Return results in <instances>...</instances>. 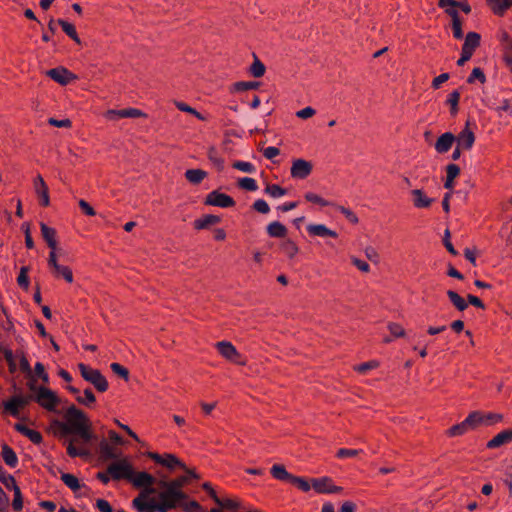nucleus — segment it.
I'll return each mask as SVG.
<instances>
[{
    "instance_id": "nucleus-1",
    "label": "nucleus",
    "mask_w": 512,
    "mask_h": 512,
    "mask_svg": "<svg viewBox=\"0 0 512 512\" xmlns=\"http://www.w3.org/2000/svg\"><path fill=\"white\" fill-rule=\"evenodd\" d=\"M189 476L183 475L172 480L161 479L157 482L160 491L158 492L159 503H151L150 509L158 512H169L173 510L175 503L185 499L183 487L188 484Z\"/></svg>"
},
{
    "instance_id": "nucleus-2",
    "label": "nucleus",
    "mask_w": 512,
    "mask_h": 512,
    "mask_svg": "<svg viewBox=\"0 0 512 512\" xmlns=\"http://www.w3.org/2000/svg\"><path fill=\"white\" fill-rule=\"evenodd\" d=\"M132 485L136 488H143L137 497L132 500V507L137 512H158L151 508V503H159L158 496L156 498H150V495L155 494L156 490L153 488V484L156 483L154 476L147 472H135L133 470L132 476L129 480Z\"/></svg>"
},
{
    "instance_id": "nucleus-3",
    "label": "nucleus",
    "mask_w": 512,
    "mask_h": 512,
    "mask_svg": "<svg viewBox=\"0 0 512 512\" xmlns=\"http://www.w3.org/2000/svg\"><path fill=\"white\" fill-rule=\"evenodd\" d=\"M64 419L65 422L54 420L51 423V429L54 434L60 437L69 433H74L76 430L90 422L86 414L74 405H71L66 409Z\"/></svg>"
},
{
    "instance_id": "nucleus-4",
    "label": "nucleus",
    "mask_w": 512,
    "mask_h": 512,
    "mask_svg": "<svg viewBox=\"0 0 512 512\" xmlns=\"http://www.w3.org/2000/svg\"><path fill=\"white\" fill-rule=\"evenodd\" d=\"M29 388L32 391L33 401L48 411H56L60 398L53 390L44 386H36L34 383L29 384Z\"/></svg>"
},
{
    "instance_id": "nucleus-5",
    "label": "nucleus",
    "mask_w": 512,
    "mask_h": 512,
    "mask_svg": "<svg viewBox=\"0 0 512 512\" xmlns=\"http://www.w3.org/2000/svg\"><path fill=\"white\" fill-rule=\"evenodd\" d=\"M78 369L83 379L91 383L99 392L107 391L109 386L108 382L98 369H94L83 363L78 364Z\"/></svg>"
},
{
    "instance_id": "nucleus-6",
    "label": "nucleus",
    "mask_w": 512,
    "mask_h": 512,
    "mask_svg": "<svg viewBox=\"0 0 512 512\" xmlns=\"http://www.w3.org/2000/svg\"><path fill=\"white\" fill-rule=\"evenodd\" d=\"M133 470V466L127 458L113 462L107 468L108 474L115 480L126 479L129 481Z\"/></svg>"
},
{
    "instance_id": "nucleus-7",
    "label": "nucleus",
    "mask_w": 512,
    "mask_h": 512,
    "mask_svg": "<svg viewBox=\"0 0 512 512\" xmlns=\"http://www.w3.org/2000/svg\"><path fill=\"white\" fill-rule=\"evenodd\" d=\"M219 354L226 360L238 365H246V360L243 359L236 347L229 341H220L215 344Z\"/></svg>"
},
{
    "instance_id": "nucleus-8",
    "label": "nucleus",
    "mask_w": 512,
    "mask_h": 512,
    "mask_svg": "<svg viewBox=\"0 0 512 512\" xmlns=\"http://www.w3.org/2000/svg\"><path fill=\"white\" fill-rule=\"evenodd\" d=\"M48 266L49 268L52 269V273L56 278L63 277L66 282H73L72 270L68 266L61 265L58 263L56 252L49 253Z\"/></svg>"
},
{
    "instance_id": "nucleus-9",
    "label": "nucleus",
    "mask_w": 512,
    "mask_h": 512,
    "mask_svg": "<svg viewBox=\"0 0 512 512\" xmlns=\"http://www.w3.org/2000/svg\"><path fill=\"white\" fill-rule=\"evenodd\" d=\"M205 204L221 208H229L235 205V201L231 196L214 190L206 196Z\"/></svg>"
},
{
    "instance_id": "nucleus-10",
    "label": "nucleus",
    "mask_w": 512,
    "mask_h": 512,
    "mask_svg": "<svg viewBox=\"0 0 512 512\" xmlns=\"http://www.w3.org/2000/svg\"><path fill=\"white\" fill-rule=\"evenodd\" d=\"M148 457L154 460L156 463L167 467L168 469H175L176 467H179L181 469H186V465L180 461L179 458H177L173 454H164L160 455L158 453L149 452Z\"/></svg>"
},
{
    "instance_id": "nucleus-11",
    "label": "nucleus",
    "mask_w": 512,
    "mask_h": 512,
    "mask_svg": "<svg viewBox=\"0 0 512 512\" xmlns=\"http://www.w3.org/2000/svg\"><path fill=\"white\" fill-rule=\"evenodd\" d=\"M80 438L72 437L65 441L67 454L74 457H87L90 455L89 449L85 446Z\"/></svg>"
},
{
    "instance_id": "nucleus-12",
    "label": "nucleus",
    "mask_w": 512,
    "mask_h": 512,
    "mask_svg": "<svg viewBox=\"0 0 512 512\" xmlns=\"http://www.w3.org/2000/svg\"><path fill=\"white\" fill-rule=\"evenodd\" d=\"M290 172L293 178L305 179L312 172V164L304 159H296L292 162Z\"/></svg>"
},
{
    "instance_id": "nucleus-13",
    "label": "nucleus",
    "mask_w": 512,
    "mask_h": 512,
    "mask_svg": "<svg viewBox=\"0 0 512 512\" xmlns=\"http://www.w3.org/2000/svg\"><path fill=\"white\" fill-rule=\"evenodd\" d=\"M455 142L459 146V149L470 150L475 142V134L470 129V125L467 122L462 131L455 137Z\"/></svg>"
},
{
    "instance_id": "nucleus-14",
    "label": "nucleus",
    "mask_w": 512,
    "mask_h": 512,
    "mask_svg": "<svg viewBox=\"0 0 512 512\" xmlns=\"http://www.w3.org/2000/svg\"><path fill=\"white\" fill-rule=\"evenodd\" d=\"M46 75L61 85H66L75 79V75L64 67L50 69Z\"/></svg>"
},
{
    "instance_id": "nucleus-15",
    "label": "nucleus",
    "mask_w": 512,
    "mask_h": 512,
    "mask_svg": "<svg viewBox=\"0 0 512 512\" xmlns=\"http://www.w3.org/2000/svg\"><path fill=\"white\" fill-rule=\"evenodd\" d=\"M34 189L40 198V204L47 207L50 204L48 187L41 175H37L34 179Z\"/></svg>"
},
{
    "instance_id": "nucleus-16",
    "label": "nucleus",
    "mask_w": 512,
    "mask_h": 512,
    "mask_svg": "<svg viewBox=\"0 0 512 512\" xmlns=\"http://www.w3.org/2000/svg\"><path fill=\"white\" fill-rule=\"evenodd\" d=\"M32 400L31 396H15L5 403V409L13 416H17L19 410Z\"/></svg>"
},
{
    "instance_id": "nucleus-17",
    "label": "nucleus",
    "mask_w": 512,
    "mask_h": 512,
    "mask_svg": "<svg viewBox=\"0 0 512 512\" xmlns=\"http://www.w3.org/2000/svg\"><path fill=\"white\" fill-rule=\"evenodd\" d=\"M412 203L415 208H429L433 203V199L428 197L422 189H414L411 191Z\"/></svg>"
},
{
    "instance_id": "nucleus-18",
    "label": "nucleus",
    "mask_w": 512,
    "mask_h": 512,
    "mask_svg": "<svg viewBox=\"0 0 512 512\" xmlns=\"http://www.w3.org/2000/svg\"><path fill=\"white\" fill-rule=\"evenodd\" d=\"M312 487L318 493H333L341 490L340 487L332 486L331 480L327 477L312 479Z\"/></svg>"
},
{
    "instance_id": "nucleus-19",
    "label": "nucleus",
    "mask_w": 512,
    "mask_h": 512,
    "mask_svg": "<svg viewBox=\"0 0 512 512\" xmlns=\"http://www.w3.org/2000/svg\"><path fill=\"white\" fill-rule=\"evenodd\" d=\"M40 229L43 239L46 241L47 245L51 248L50 252H56L57 250V232L54 228L49 227L45 223H40Z\"/></svg>"
},
{
    "instance_id": "nucleus-20",
    "label": "nucleus",
    "mask_w": 512,
    "mask_h": 512,
    "mask_svg": "<svg viewBox=\"0 0 512 512\" xmlns=\"http://www.w3.org/2000/svg\"><path fill=\"white\" fill-rule=\"evenodd\" d=\"M481 37L476 32H469L464 40V44L462 46V52L472 56L474 51L479 47L480 45Z\"/></svg>"
},
{
    "instance_id": "nucleus-21",
    "label": "nucleus",
    "mask_w": 512,
    "mask_h": 512,
    "mask_svg": "<svg viewBox=\"0 0 512 512\" xmlns=\"http://www.w3.org/2000/svg\"><path fill=\"white\" fill-rule=\"evenodd\" d=\"M307 232L311 236H318V237L336 238L338 236L336 231L329 229L324 224H309L307 226Z\"/></svg>"
},
{
    "instance_id": "nucleus-22",
    "label": "nucleus",
    "mask_w": 512,
    "mask_h": 512,
    "mask_svg": "<svg viewBox=\"0 0 512 512\" xmlns=\"http://www.w3.org/2000/svg\"><path fill=\"white\" fill-rule=\"evenodd\" d=\"M512 441V429L503 430L497 435H495L490 441L487 443V448L495 449L504 444H508Z\"/></svg>"
},
{
    "instance_id": "nucleus-23",
    "label": "nucleus",
    "mask_w": 512,
    "mask_h": 512,
    "mask_svg": "<svg viewBox=\"0 0 512 512\" xmlns=\"http://www.w3.org/2000/svg\"><path fill=\"white\" fill-rule=\"evenodd\" d=\"M454 142L455 136L450 132H446L437 139L435 143V150L441 154L446 153L451 149Z\"/></svg>"
},
{
    "instance_id": "nucleus-24",
    "label": "nucleus",
    "mask_w": 512,
    "mask_h": 512,
    "mask_svg": "<svg viewBox=\"0 0 512 512\" xmlns=\"http://www.w3.org/2000/svg\"><path fill=\"white\" fill-rule=\"evenodd\" d=\"M177 508L182 509L184 512H202L200 504L195 500H191L187 494H185L184 500L175 503L173 509Z\"/></svg>"
},
{
    "instance_id": "nucleus-25",
    "label": "nucleus",
    "mask_w": 512,
    "mask_h": 512,
    "mask_svg": "<svg viewBox=\"0 0 512 512\" xmlns=\"http://www.w3.org/2000/svg\"><path fill=\"white\" fill-rule=\"evenodd\" d=\"M14 427L34 444H40L42 442V435L38 431L30 429L22 423H17Z\"/></svg>"
},
{
    "instance_id": "nucleus-26",
    "label": "nucleus",
    "mask_w": 512,
    "mask_h": 512,
    "mask_svg": "<svg viewBox=\"0 0 512 512\" xmlns=\"http://www.w3.org/2000/svg\"><path fill=\"white\" fill-rule=\"evenodd\" d=\"M492 11L499 16L504 15L506 10L512 6V0H487Z\"/></svg>"
},
{
    "instance_id": "nucleus-27",
    "label": "nucleus",
    "mask_w": 512,
    "mask_h": 512,
    "mask_svg": "<svg viewBox=\"0 0 512 512\" xmlns=\"http://www.w3.org/2000/svg\"><path fill=\"white\" fill-rule=\"evenodd\" d=\"M220 222V217L212 214L204 215L203 217L194 221V228L197 230L205 229L211 225Z\"/></svg>"
},
{
    "instance_id": "nucleus-28",
    "label": "nucleus",
    "mask_w": 512,
    "mask_h": 512,
    "mask_svg": "<svg viewBox=\"0 0 512 512\" xmlns=\"http://www.w3.org/2000/svg\"><path fill=\"white\" fill-rule=\"evenodd\" d=\"M280 249L289 259H293L299 252V247L291 239H285L282 241Z\"/></svg>"
},
{
    "instance_id": "nucleus-29",
    "label": "nucleus",
    "mask_w": 512,
    "mask_h": 512,
    "mask_svg": "<svg viewBox=\"0 0 512 512\" xmlns=\"http://www.w3.org/2000/svg\"><path fill=\"white\" fill-rule=\"evenodd\" d=\"M469 431H472V428L470 427V423L466 417L461 423L453 425L448 430L447 433L450 437H455V436L464 435L465 433H467Z\"/></svg>"
},
{
    "instance_id": "nucleus-30",
    "label": "nucleus",
    "mask_w": 512,
    "mask_h": 512,
    "mask_svg": "<svg viewBox=\"0 0 512 512\" xmlns=\"http://www.w3.org/2000/svg\"><path fill=\"white\" fill-rule=\"evenodd\" d=\"M267 233L271 237L283 238L287 234V228L282 223L274 221L267 226Z\"/></svg>"
},
{
    "instance_id": "nucleus-31",
    "label": "nucleus",
    "mask_w": 512,
    "mask_h": 512,
    "mask_svg": "<svg viewBox=\"0 0 512 512\" xmlns=\"http://www.w3.org/2000/svg\"><path fill=\"white\" fill-rule=\"evenodd\" d=\"M207 177V172L202 169H189L185 172V178L192 184H199Z\"/></svg>"
},
{
    "instance_id": "nucleus-32",
    "label": "nucleus",
    "mask_w": 512,
    "mask_h": 512,
    "mask_svg": "<svg viewBox=\"0 0 512 512\" xmlns=\"http://www.w3.org/2000/svg\"><path fill=\"white\" fill-rule=\"evenodd\" d=\"M449 15L452 18V32L456 39L463 38L462 21L457 11H449Z\"/></svg>"
},
{
    "instance_id": "nucleus-33",
    "label": "nucleus",
    "mask_w": 512,
    "mask_h": 512,
    "mask_svg": "<svg viewBox=\"0 0 512 512\" xmlns=\"http://www.w3.org/2000/svg\"><path fill=\"white\" fill-rule=\"evenodd\" d=\"M1 455H2V458H3L4 462L8 466L15 467L17 465V463H18L17 455L13 451V449L10 448L8 445H3L2 446Z\"/></svg>"
},
{
    "instance_id": "nucleus-34",
    "label": "nucleus",
    "mask_w": 512,
    "mask_h": 512,
    "mask_svg": "<svg viewBox=\"0 0 512 512\" xmlns=\"http://www.w3.org/2000/svg\"><path fill=\"white\" fill-rule=\"evenodd\" d=\"M447 296L457 310L464 311L465 309H467L468 304L466 300L463 297H461L457 292L453 290H448Z\"/></svg>"
},
{
    "instance_id": "nucleus-35",
    "label": "nucleus",
    "mask_w": 512,
    "mask_h": 512,
    "mask_svg": "<svg viewBox=\"0 0 512 512\" xmlns=\"http://www.w3.org/2000/svg\"><path fill=\"white\" fill-rule=\"evenodd\" d=\"M271 474L277 480L288 481V482H290V480L293 476L281 464L273 465L271 468Z\"/></svg>"
},
{
    "instance_id": "nucleus-36",
    "label": "nucleus",
    "mask_w": 512,
    "mask_h": 512,
    "mask_svg": "<svg viewBox=\"0 0 512 512\" xmlns=\"http://www.w3.org/2000/svg\"><path fill=\"white\" fill-rule=\"evenodd\" d=\"M57 23L62 27L63 31L77 44L81 43V40L76 32V28L73 24L63 20L58 19Z\"/></svg>"
},
{
    "instance_id": "nucleus-37",
    "label": "nucleus",
    "mask_w": 512,
    "mask_h": 512,
    "mask_svg": "<svg viewBox=\"0 0 512 512\" xmlns=\"http://www.w3.org/2000/svg\"><path fill=\"white\" fill-rule=\"evenodd\" d=\"M63 483L69 487L72 491H78L81 488V484L76 476L70 473H63L61 475Z\"/></svg>"
},
{
    "instance_id": "nucleus-38",
    "label": "nucleus",
    "mask_w": 512,
    "mask_h": 512,
    "mask_svg": "<svg viewBox=\"0 0 512 512\" xmlns=\"http://www.w3.org/2000/svg\"><path fill=\"white\" fill-rule=\"evenodd\" d=\"M174 104L175 106L182 112H186V113H189L193 116H195L197 119L201 120V121H205L206 120V117L204 115H202L200 112H198L196 109H194L193 107L189 106L188 104H186L185 102H182V101H174Z\"/></svg>"
},
{
    "instance_id": "nucleus-39",
    "label": "nucleus",
    "mask_w": 512,
    "mask_h": 512,
    "mask_svg": "<svg viewBox=\"0 0 512 512\" xmlns=\"http://www.w3.org/2000/svg\"><path fill=\"white\" fill-rule=\"evenodd\" d=\"M99 446L103 458L116 459L118 457V454L116 453L115 449L106 440H102Z\"/></svg>"
},
{
    "instance_id": "nucleus-40",
    "label": "nucleus",
    "mask_w": 512,
    "mask_h": 512,
    "mask_svg": "<svg viewBox=\"0 0 512 512\" xmlns=\"http://www.w3.org/2000/svg\"><path fill=\"white\" fill-rule=\"evenodd\" d=\"M467 419L470 423V427L472 428V430H475L480 426H485L484 420H483L484 418L482 416V412H480V411L471 412L467 416Z\"/></svg>"
},
{
    "instance_id": "nucleus-41",
    "label": "nucleus",
    "mask_w": 512,
    "mask_h": 512,
    "mask_svg": "<svg viewBox=\"0 0 512 512\" xmlns=\"http://www.w3.org/2000/svg\"><path fill=\"white\" fill-rule=\"evenodd\" d=\"M237 184L239 188L246 191H256L258 189V184L256 180L250 177L240 178Z\"/></svg>"
},
{
    "instance_id": "nucleus-42",
    "label": "nucleus",
    "mask_w": 512,
    "mask_h": 512,
    "mask_svg": "<svg viewBox=\"0 0 512 512\" xmlns=\"http://www.w3.org/2000/svg\"><path fill=\"white\" fill-rule=\"evenodd\" d=\"M90 422L84 425L82 428H79L74 433L78 435L77 438H80L83 443H88L93 439V434L90 430Z\"/></svg>"
},
{
    "instance_id": "nucleus-43",
    "label": "nucleus",
    "mask_w": 512,
    "mask_h": 512,
    "mask_svg": "<svg viewBox=\"0 0 512 512\" xmlns=\"http://www.w3.org/2000/svg\"><path fill=\"white\" fill-rule=\"evenodd\" d=\"M459 100L460 92L458 90H454L448 95L447 103L450 105L452 115H456L458 112Z\"/></svg>"
},
{
    "instance_id": "nucleus-44",
    "label": "nucleus",
    "mask_w": 512,
    "mask_h": 512,
    "mask_svg": "<svg viewBox=\"0 0 512 512\" xmlns=\"http://www.w3.org/2000/svg\"><path fill=\"white\" fill-rule=\"evenodd\" d=\"M208 158L218 170H222L224 168V160L214 147H211L208 150Z\"/></svg>"
},
{
    "instance_id": "nucleus-45",
    "label": "nucleus",
    "mask_w": 512,
    "mask_h": 512,
    "mask_svg": "<svg viewBox=\"0 0 512 512\" xmlns=\"http://www.w3.org/2000/svg\"><path fill=\"white\" fill-rule=\"evenodd\" d=\"M290 483L295 485L298 489H300L303 492H308L312 487V484H310L306 478L294 475L292 476Z\"/></svg>"
},
{
    "instance_id": "nucleus-46",
    "label": "nucleus",
    "mask_w": 512,
    "mask_h": 512,
    "mask_svg": "<svg viewBox=\"0 0 512 512\" xmlns=\"http://www.w3.org/2000/svg\"><path fill=\"white\" fill-rule=\"evenodd\" d=\"M265 66L264 64L256 57L254 56V61L250 67V73L256 77H262L265 73Z\"/></svg>"
},
{
    "instance_id": "nucleus-47",
    "label": "nucleus",
    "mask_w": 512,
    "mask_h": 512,
    "mask_svg": "<svg viewBox=\"0 0 512 512\" xmlns=\"http://www.w3.org/2000/svg\"><path fill=\"white\" fill-rule=\"evenodd\" d=\"M76 400L78 401V403L85 405V406H90L96 401L95 396H94L93 392L91 391V389L84 390V394L78 395L76 397Z\"/></svg>"
},
{
    "instance_id": "nucleus-48",
    "label": "nucleus",
    "mask_w": 512,
    "mask_h": 512,
    "mask_svg": "<svg viewBox=\"0 0 512 512\" xmlns=\"http://www.w3.org/2000/svg\"><path fill=\"white\" fill-rule=\"evenodd\" d=\"M265 193L273 198H280L286 195V190L277 184H271L265 188Z\"/></svg>"
},
{
    "instance_id": "nucleus-49",
    "label": "nucleus",
    "mask_w": 512,
    "mask_h": 512,
    "mask_svg": "<svg viewBox=\"0 0 512 512\" xmlns=\"http://www.w3.org/2000/svg\"><path fill=\"white\" fill-rule=\"evenodd\" d=\"M215 503L220 507L229 509V510H237L239 508V503L233 499H221L219 497H215Z\"/></svg>"
},
{
    "instance_id": "nucleus-50",
    "label": "nucleus",
    "mask_w": 512,
    "mask_h": 512,
    "mask_svg": "<svg viewBox=\"0 0 512 512\" xmlns=\"http://www.w3.org/2000/svg\"><path fill=\"white\" fill-rule=\"evenodd\" d=\"M233 168L239 170V171H242L244 173H254L256 171V168L255 166L250 163V162H246V161H235L233 164H232Z\"/></svg>"
},
{
    "instance_id": "nucleus-51",
    "label": "nucleus",
    "mask_w": 512,
    "mask_h": 512,
    "mask_svg": "<svg viewBox=\"0 0 512 512\" xmlns=\"http://www.w3.org/2000/svg\"><path fill=\"white\" fill-rule=\"evenodd\" d=\"M378 366H379V363L375 360H372V361L364 362V363L354 366V370L359 373L364 374L368 370L375 369Z\"/></svg>"
},
{
    "instance_id": "nucleus-52",
    "label": "nucleus",
    "mask_w": 512,
    "mask_h": 512,
    "mask_svg": "<svg viewBox=\"0 0 512 512\" xmlns=\"http://www.w3.org/2000/svg\"><path fill=\"white\" fill-rule=\"evenodd\" d=\"M305 199L308 202H311V203H314V204H317V205H320V206H328L329 205L328 201H326L321 196H319V195H317V194H315L313 192H307L305 194Z\"/></svg>"
},
{
    "instance_id": "nucleus-53",
    "label": "nucleus",
    "mask_w": 512,
    "mask_h": 512,
    "mask_svg": "<svg viewBox=\"0 0 512 512\" xmlns=\"http://www.w3.org/2000/svg\"><path fill=\"white\" fill-rule=\"evenodd\" d=\"M338 211H340L345 218L352 224H357L359 222V219L357 215L349 208H346L344 206H338Z\"/></svg>"
},
{
    "instance_id": "nucleus-54",
    "label": "nucleus",
    "mask_w": 512,
    "mask_h": 512,
    "mask_svg": "<svg viewBox=\"0 0 512 512\" xmlns=\"http://www.w3.org/2000/svg\"><path fill=\"white\" fill-rule=\"evenodd\" d=\"M482 416H483V420H484V425L485 426H490V425H493L495 423H498L502 420V415L501 414H496V413H483L482 412Z\"/></svg>"
},
{
    "instance_id": "nucleus-55",
    "label": "nucleus",
    "mask_w": 512,
    "mask_h": 512,
    "mask_svg": "<svg viewBox=\"0 0 512 512\" xmlns=\"http://www.w3.org/2000/svg\"><path fill=\"white\" fill-rule=\"evenodd\" d=\"M259 87L258 82L254 81H247V82H237L234 84V88L237 91H246V90H253L257 89Z\"/></svg>"
},
{
    "instance_id": "nucleus-56",
    "label": "nucleus",
    "mask_w": 512,
    "mask_h": 512,
    "mask_svg": "<svg viewBox=\"0 0 512 512\" xmlns=\"http://www.w3.org/2000/svg\"><path fill=\"white\" fill-rule=\"evenodd\" d=\"M388 330L390 331V333L392 334L393 337L395 338H399V337H404L405 336V330L404 328L398 324V323H389L388 324Z\"/></svg>"
},
{
    "instance_id": "nucleus-57",
    "label": "nucleus",
    "mask_w": 512,
    "mask_h": 512,
    "mask_svg": "<svg viewBox=\"0 0 512 512\" xmlns=\"http://www.w3.org/2000/svg\"><path fill=\"white\" fill-rule=\"evenodd\" d=\"M122 117L123 118H139L146 117V114L137 108H126L122 109Z\"/></svg>"
},
{
    "instance_id": "nucleus-58",
    "label": "nucleus",
    "mask_w": 512,
    "mask_h": 512,
    "mask_svg": "<svg viewBox=\"0 0 512 512\" xmlns=\"http://www.w3.org/2000/svg\"><path fill=\"white\" fill-rule=\"evenodd\" d=\"M110 368L115 374H117L118 376L122 377L125 380H128L129 371L124 366L120 365L119 363H112L110 365Z\"/></svg>"
},
{
    "instance_id": "nucleus-59",
    "label": "nucleus",
    "mask_w": 512,
    "mask_h": 512,
    "mask_svg": "<svg viewBox=\"0 0 512 512\" xmlns=\"http://www.w3.org/2000/svg\"><path fill=\"white\" fill-rule=\"evenodd\" d=\"M14 492V498L12 501V507L15 511H21L23 509V497L20 488Z\"/></svg>"
},
{
    "instance_id": "nucleus-60",
    "label": "nucleus",
    "mask_w": 512,
    "mask_h": 512,
    "mask_svg": "<svg viewBox=\"0 0 512 512\" xmlns=\"http://www.w3.org/2000/svg\"><path fill=\"white\" fill-rule=\"evenodd\" d=\"M362 452V450L358 449H346L341 448L337 451V457L340 459L349 458V457H356Z\"/></svg>"
},
{
    "instance_id": "nucleus-61",
    "label": "nucleus",
    "mask_w": 512,
    "mask_h": 512,
    "mask_svg": "<svg viewBox=\"0 0 512 512\" xmlns=\"http://www.w3.org/2000/svg\"><path fill=\"white\" fill-rule=\"evenodd\" d=\"M122 109L121 110H115V109H109L104 113V118L108 121L116 122L122 117Z\"/></svg>"
},
{
    "instance_id": "nucleus-62",
    "label": "nucleus",
    "mask_w": 512,
    "mask_h": 512,
    "mask_svg": "<svg viewBox=\"0 0 512 512\" xmlns=\"http://www.w3.org/2000/svg\"><path fill=\"white\" fill-rule=\"evenodd\" d=\"M1 482L5 485L7 489H11L13 491L19 489V486L17 485L15 478L10 474L6 473L4 477L1 479Z\"/></svg>"
},
{
    "instance_id": "nucleus-63",
    "label": "nucleus",
    "mask_w": 512,
    "mask_h": 512,
    "mask_svg": "<svg viewBox=\"0 0 512 512\" xmlns=\"http://www.w3.org/2000/svg\"><path fill=\"white\" fill-rule=\"evenodd\" d=\"M479 80L481 83L486 81V77L480 68H474L468 77V82L473 83L475 80Z\"/></svg>"
},
{
    "instance_id": "nucleus-64",
    "label": "nucleus",
    "mask_w": 512,
    "mask_h": 512,
    "mask_svg": "<svg viewBox=\"0 0 512 512\" xmlns=\"http://www.w3.org/2000/svg\"><path fill=\"white\" fill-rule=\"evenodd\" d=\"M253 208L262 214H267L270 211L268 203L263 199H258L253 203Z\"/></svg>"
}]
</instances>
